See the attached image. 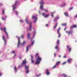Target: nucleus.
Returning a JSON list of instances; mask_svg holds the SVG:
<instances>
[{
    "mask_svg": "<svg viewBox=\"0 0 77 77\" xmlns=\"http://www.w3.org/2000/svg\"><path fill=\"white\" fill-rule=\"evenodd\" d=\"M14 70L15 71V72H17V68H16V67L14 66Z\"/></svg>",
    "mask_w": 77,
    "mask_h": 77,
    "instance_id": "nucleus-25",
    "label": "nucleus"
},
{
    "mask_svg": "<svg viewBox=\"0 0 77 77\" xmlns=\"http://www.w3.org/2000/svg\"><path fill=\"white\" fill-rule=\"evenodd\" d=\"M2 38H3V40H4L5 44H6V39H5V37H4V36H2Z\"/></svg>",
    "mask_w": 77,
    "mask_h": 77,
    "instance_id": "nucleus-13",
    "label": "nucleus"
},
{
    "mask_svg": "<svg viewBox=\"0 0 77 77\" xmlns=\"http://www.w3.org/2000/svg\"><path fill=\"white\" fill-rule=\"evenodd\" d=\"M1 5H2V4H0V6H1Z\"/></svg>",
    "mask_w": 77,
    "mask_h": 77,
    "instance_id": "nucleus-60",
    "label": "nucleus"
},
{
    "mask_svg": "<svg viewBox=\"0 0 77 77\" xmlns=\"http://www.w3.org/2000/svg\"><path fill=\"white\" fill-rule=\"evenodd\" d=\"M57 65L55 64L52 68V69L55 68H56V66Z\"/></svg>",
    "mask_w": 77,
    "mask_h": 77,
    "instance_id": "nucleus-31",
    "label": "nucleus"
},
{
    "mask_svg": "<svg viewBox=\"0 0 77 77\" xmlns=\"http://www.w3.org/2000/svg\"><path fill=\"white\" fill-rule=\"evenodd\" d=\"M32 18L33 19H36L35 20H34V23H35L36 21V20H37V17L35 16H32Z\"/></svg>",
    "mask_w": 77,
    "mask_h": 77,
    "instance_id": "nucleus-8",
    "label": "nucleus"
},
{
    "mask_svg": "<svg viewBox=\"0 0 77 77\" xmlns=\"http://www.w3.org/2000/svg\"><path fill=\"white\" fill-rule=\"evenodd\" d=\"M54 57H56V54L55 53L54 54Z\"/></svg>",
    "mask_w": 77,
    "mask_h": 77,
    "instance_id": "nucleus-52",
    "label": "nucleus"
},
{
    "mask_svg": "<svg viewBox=\"0 0 77 77\" xmlns=\"http://www.w3.org/2000/svg\"><path fill=\"white\" fill-rule=\"evenodd\" d=\"M59 17H56L55 19L53 20L54 21H56V20H57V19H59Z\"/></svg>",
    "mask_w": 77,
    "mask_h": 77,
    "instance_id": "nucleus-15",
    "label": "nucleus"
},
{
    "mask_svg": "<svg viewBox=\"0 0 77 77\" xmlns=\"http://www.w3.org/2000/svg\"><path fill=\"white\" fill-rule=\"evenodd\" d=\"M2 19L3 20H5V19H4V18H3V17H2Z\"/></svg>",
    "mask_w": 77,
    "mask_h": 77,
    "instance_id": "nucleus-50",
    "label": "nucleus"
},
{
    "mask_svg": "<svg viewBox=\"0 0 77 77\" xmlns=\"http://www.w3.org/2000/svg\"><path fill=\"white\" fill-rule=\"evenodd\" d=\"M31 60H32L31 63H33V62H34V61H33V57L31 55Z\"/></svg>",
    "mask_w": 77,
    "mask_h": 77,
    "instance_id": "nucleus-14",
    "label": "nucleus"
},
{
    "mask_svg": "<svg viewBox=\"0 0 77 77\" xmlns=\"http://www.w3.org/2000/svg\"><path fill=\"white\" fill-rule=\"evenodd\" d=\"M63 58H66V56H63Z\"/></svg>",
    "mask_w": 77,
    "mask_h": 77,
    "instance_id": "nucleus-54",
    "label": "nucleus"
},
{
    "mask_svg": "<svg viewBox=\"0 0 77 77\" xmlns=\"http://www.w3.org/2000/svg\"><path fill=\"white\" fill-rule=\"evenodd\" d=\"M6 28L4 27L3 28V30L4 32H5V33H6V35H7V38H8V33H7V32L6 31Z\"/></svg>",
    "mask_w": 77,
    "mask_h": 77,
    "instance_id": "nucleus-2",
    "label": "nucleus"
},
{
    "mask_svg": "<svg viewBox=\"0 0 77 77\" xmlns=\"http://www.w3.org/2000/svg\"><path fill=\"white\" fill-rule=\"evenodd\" d=\"M72 59H69L68 60H67V62L68 63H69V62H70V61H71V60Z\"/></svg>",
    "mask_w": 77,
    "mask_h": 77,
    "instance_id": "nucleus-22",
    "label": "nucleus"
},
{
    "mask_svg": "<svg viewBox=\"0 0 77 77\" xmlns=\"http://www.w3.org/2000/svg\"><path fill=\"white\" fill-rule=\"evenodd\" d=\"M25 69L26 70H28L29 69V66H26V65L25 64Z\"/></svg>",
    "mask_w": 77,
    "mask_h": 77,
    "instance_id": "nucleus-11",
    "label": "nucleus"
},
{
    "mask_svg": "<svg viewBox=\"0 0 77 77\" xmlns=\"http://www.w3.org/2000/svg\"><path fill=\"white\" fill-rule=\"evenodd\" d=\"M59 57H60V55H59Z\"/></svg>",
    "mask_w": 77,
    "mask_h": 77,
    "instance_id": "nucleus-62",
    "label": "nucleus"
},
{
    "mask_svg": "<svg viewBox=\"0 0 77 77\" xmlns=\"http://www.w3.org/2000/svg\"><path fill=\"white\" fill-rule=\"evenodd\" d=\"M30 33H28L27 34V38L28 39H29V37H30Z\"/></svg>",
    "mask_w": 77,
    "mask_h": 77,
    "instance_id": "nucleus-16",
    "label": "nucleus"
},
{
    "mask_svg": "<svg viewBox=\"0 0 77 77\" xmlns=\"http://www.w3.org/2000/svg\"><path fill=\"white\" fill-rule=\"evenodd\" d=\"M65 4H64V5H62V6H65Z\"/></svg>",
    "mask_w": 77,
    "mask_h": 77,
    "instance_id": "nucleus-49",
    "label": "nucleus"
},
{
    "mask_svg": "<svg viewBox=\"0 0 77 77\" xmlns=\"http://www.w3.org/2000/svg\"><path fill=\"white\" fill-rule=\"evenodd\" d=\"M73 8H72V7H71L70 8H69V10H71V9H73Z\"/></svg>",
    "mask_w": 77,
    "mask_h": 77,
    "instance_id": "nucleus-43",
    "label": "nucleus"
},
{
    "mask_svg": "<svg viewBox=\"0 0 77 77\" xmlns=\"http://www.w3.org/2000/svg\"><path fill=\"white\" fill-rule=\"evenodd\" d=\"M66 25V23H63L62 24V25L63 26H65Z\"/></svg>",
    "mask_w": 77,
    "mask_h": 77,
    "instance_id": "nucleus-23",
    "label": "nucleus"
},
{
    "mask_svg": "<svg viewBox=\"0 0 77 77\" xmlns=\"http://www.w3.org/2000/svg\"><path fill=\"white\" fill-rule=\"evenodd\" d=\"M46 74L47 75H50V72H48V69H46Z\"/></svg>",
    "mask_w": 77,
    "mask_h": 77,
    "instance_id": "nucleus-7",
    "label": "nucleus"
},
{
    "mask_svg": "<svg viewBox=\"0 0 77 77\" xmlns=\"http://www.w3.org/2000/svg\"><path fill=\"white\" fill-rule=\"evenodd\" d=\"M2 75V74L0 72V77Z\"/></svg>",
    "mask_w": 77,
    "mask_h": 77,
    "instance_id": "nucleus-47",
    "label": "nucleus"
},
{
    "mask_svg": "<svg viewBox=\"0 0 77 77\" xmlns=\"http://www.w3.org/2000/svg\"><path fill=\"white\" fill-rule=\"evenodd\" d=\"M25 21L26 22V23L27 24H28V20H27V19H26V20H25Z\"/></svg>",
    "mask_w": 77,
    "mask_h": 77,
    "instance_id": "nucleus-30",
    "label": "nucleus"
},
{
    "mask_svg": "<svg viewBox=\"0 0 77 77\" xmlns=\"http://www.w3.org/2000/svg\"><path fill=\"white\" fill-rule=\"evenodd\" d=\"M64 15L65 16H67V17H68V13H64Z\"/></svg>",
    "mask_w": 77,
    "mask_h": 77,
    "instance_id": "nucleus-17",
    "label": "nucleus"
},
{
    "mask_svg": "<svg viewBox=\"0 0 77 77\" xmlns=\"http://www.w3.org/2000/svg\"><path fill=\"white\" fill-rule=\"evenodd\" d=\"M75 17H77V14H76L75 16Z\"/></svg>",
    "mask_w": 77,
    "mask_h": 77,
    "instance_id": "nucleus-61",
    "label": "nucleus"
},
{
    "mask_svg": "<svg viewBox=\"0 0 77 77\" xmlns=\"http://www.w3.org/2000/svg\"><path fill=\"white\" fill-rule=\"evenodd\" d=\"M6 18H7V17L5 16V19H6Z\"/></svg>",
    "mask_w": 77,
    "mask_h": 77,
    "instance_id": "nucleus-59",
    "label": "nucleus"
},
{
    "mask_svg": "<svg viewBox=\"0 0 77 77\" xmlns=\"http://www.w3.org/2000/svg\"><path fill=\"white\" fill-rule=\"evenodd\" d=\"M60 28L59 27V29H58L57 30V32L59 35L58 38H59L60 37V34L59 33V30H60Z\"/></svg>",
    "mask_w": 77,
    "mask_h": 77,
    "instance_id": "nucleus-3",
    "label": "nucleus"
},
{
    "mask_svg": "<svg viewBox=\"0 0 77 77\" xmlns=\"http://www.w3.org/2000/svg\"><path fill=\"white\" fill-rule=\"evenodd\" d=\"M12 53H15V51H14L12 52Z\"/></svg>",
    "mask_w": 77,
    "mask_h": 77,
    "instance_id": "nucleus-46",
    "label": "nucleus"
},
{
    "mask_svg": "<svg viewBox=\"0 0 77 77\" xmlns=\"http://www.w3.org/2000/svg\"><path fill=\"white\" fill-rule=\"evenodd\" d=\"M20 59H21V57H19Z\"/></svg>",
    "mask_w": 77,
    "mask_h": 77,
    "instance_id": "nucleus-57",
    "label": "nucleus"
},
{
    "mask_svg": "<svg viewBox=\"0 0 77 77\" xmlns=\"http://www.w3.org/2000/svg\"><path fill=\"white\" fill-rule=\"evenodd\" d=\"M17 1H16L15 2L14 5L13 6V10L15 9V8H16V6H17Z\"/></svg>",
    "mask_w": 77,
    "mask_h": 77,
    "instance_id": "nucleus-4",
    "label": "nucleus"
},
{
    "mask_svg": "<svg viewBox=\"0 0 77 77\" xmlns=\"http://www.w3.org/2000/svg\"><path fill=\"white\" fill-rule=\"evenodd\" d=\"M30 47V45H29V46H27L26 47V52H27L29 50V47Z\"/></svg>",
    "mask_w": 77,
    "mask_h": 77,
    "instance_id": "nucleus-10",
    "label": "nucleus"
},
{
    "mask_svg": "<svg viewBox=\"0 0 77 77\" xmlns=\"http://www.w3.org/2000/svg\"><path fill=\"white\" fill-rule=\"evenodd\" d=\"M60 63V61H58L57 62V63L56 64V65H57L58 64V63Z\"/></svg>",
    "mask_w": 77,
    "mask_h": 77,
    "instance_id": "nucleus-32",
    "label": "nucleus"
},
{
    "mask_svg": "<svg viewBox=\"0 0 77 77\" xmlns=\"http://www.w3.org/2000/svg\"><path fill=\"white\" fill-rule=\"evenodd\" d=\"M57 25V23L55 25V26L54 27V29H56V27Z\"/></svg>",
    "mask_w": 77,
    "mask_h": 77,
    "instance_id": "nucleus-27",
    "label": "nucleus"
},
{
    "mask_svg": "<svg viewBox=\"0 0 77 77\" xmlns=\"http://www.w3.org/2000/svg\"><path fill=\"white\" fill-rule=\"evenodd\" d=\"M77 27V26L76 25H74L73 26H70L71 29H72V28H76Z\"/></svg>",
    "mask_w": 77,
    "mask_h": 77,
    "instance_id": "nucleus-9",
    "label": "nucleus"
},
{
    "mask_svg": "<svg viewBox=\"0 0 77 77\" xmlns=\"http://www.w3.org/2000/svg\"><path fill=\"white\" fill-rule=\"evenodd\" d=\"M2 14H5V10H4V9L3 10Z\"/></svg>",
    "mask_w": 77,
    "mask_h": 77,
    "instance_id": "nucleus-36",
    "label": "nucleus"
},
{
    "mask_svg": "<svg viewBox=\"0 0 77 77\" xmlns=\"http://www.w3.org/2000/svg\"><path fill=\"white\" fill-rule=\"evenodd\" d=\"M16 56V54L14 55V56Z\"/></svg>",
    "mask_w": 77,
    "mask_h": 77,
    "instance_id": "nucleus-64",
    "label": "nucleus"
},
{
    "mask_svg": "<svg viewBox=\"0 0 77 77\" xmlns=\"http://www.w3.org/2000/svg\"><path fill=\"white\" fill-rule=\"evenodd\" d=\"M42 15V16H45V13H43Z\"/></svg>",
    "mask_w": 77,
    "mask_h": 77,
    "instance_id": "nucleus-33",
    "label": "nucleus"
},
{
    "mask_svg": "<svg viewBox=\"0 0 77 77\" xmlns=\"http://www.w3.org/2000/svg\"><path fill=\"white\" fill-rule=\"evenodd\" d=\"M53 14H54V12L52 13V14L51 15L52 17H53Z\"/></svg>",
    "mask_w": 77,
    "mask_h": 77,
    "instance_id": "nucleus-42",
    "label": "nucleus"
},
{
    "mask_svg": "<svg viewBox=\"0 0 77 77\" xmlns=\"http://www.w3.org/2000/svg\"><path fill=\"white\" fill-rule=\"evenodd\" d=\"M66 28H64V30H66Z\"/></svg>",
    "mask_w": 77,
    "mask_h": 77,
    "instance_id": "nucleus-56",
    "label": "nucleus"
},
{
    "mask_svg": "<svg viewBox=\"0 0 77 77\" xmlns=\"http://www.w3.org/2000/svg\"><path fill=\"white\" fill-rule=\"evenodd\" d=\"M46 26H48V24H46Z\"/></svg>",
    "mask_w": 77,
    "mask_h": 77,
    "instance_id": "nucleus-63",
    "label": "nucleus"
},
{
    "mask_svg": "<svg viewBox=\"0 0 77 77\" xmlns=\"http://www.w3.org/2000/svg\"><path fill=\"white\" fill-rule=\"evenodd\" d=\"M38 55V53H37V54H36V56H37Z\"/></svg>",
    "mask_w": 77,
    "mask_h": 77,
    "instance_id": "nucleus-51",
    "label": "nucleus"
},
{
    "mask_svg": "<svg viewBox=\"0 0 77 77\" xmlns=\"http://www.w3.org/2000/svg\"><path fill=\"white\" fill-rule=\"evenodd\" d=\"M57 43L58 44V45H59V40H57Z\"/></svg>",
    "mask_w": 77,
    "mask_h": 77,
    "instance_id": "nucleus-26",
    "label": "nucleus"
},
{
    "mask_svg": "<svg viewBox=\"0 0 77 77\" xmlns=\"http://www.w3.org/2000/svg\"><path fill=\"white\" fill-rule=\"evenodd\" d=\"M27 63V62H26V59H25V60L23 61V63H22V65H26V63Z\"/></svg>",
    "mask_w": 77,
    "mask_h": 77,
    "instance_id": "nucleus-6",
    "label": "nucleus"
},
{
    "mask_svg": "<svg viewBox=\"0 0 77 77\" xmlns=\"http://www.w3.org/2000/svg\"><path fill=\"white\" fill-rule=\"evenodd\" d=\"M40 9H42H42H43V6H42V5H41L40 6Z\"/></svg>",
    "mask_w": 77,
    "mask_h": 77,
    "instance_id": "nucleus-20",
    "label": "nucleus"
},
{
    "mask_svg": "<svg viewBox=\"0 0 77 77\" xmlns=\"http://www.w3.org/2000/svg\"><path fill=\"white\" fill-rule=\"evenodd\" d=\"M44 11H45V12H47L48 11L47 10H44Z\"/></svg>",
    "mask_w": 77,
    "mask_h": 77,
    "instance_id": "nucleus-40",
    "label": "nucleus"
},
{
    "mask_svg": "<svg viewBox=\"0 0 77 77\" xmlns=\"http://www.w3.org/2000/svg\"><path fill=\"white\" fill-rule=\"evenodd\" d=\"M66 63V62H64L62 63V65H65V63Z\"/></svg>",
    "mask_w": 77,
    "mask_h": 77,
    "instance_id": "nucleus-28",
    "label": "nucleus"
},
{
    "mask_svg": "<svg viewBox=\"0 0 77 77\" xmlns=\"http://www.w3.org/2000/svg\"><path fill=\"white\" fill-rule=\"evenodd\" d=\"M32 25H31V23H30L29 28V30L31 31L32 30Z\"/></svg>",
    "mask_w": 77,
    "mask_h": 77,
    "instance_id": "nucleus-12",
    "label": "nucleus"
},
{
    "mask_svg": "<svg viewBox=\"0 0 77 77\" xmlns=\"http://www.w3.org/2000/svg\"><path fill=\"white\" fill-rule=\"evenodd\" d=\"M33 44H34V42L33 41L32 42H31V45H33Z\"/></svg>",
    "mask_w": 77,
    "mask_h": 77,
    "instance_id": "nucleus-37",
    "label": "nucleus"
},
{
    "mask_svg": "<svg viewBox=\"0 0 77 77\" xmlns=\"http://www.w3.org/2000/svg\"><path fill=\"white\" fill-rule=\"evenodd\" d=\"M36 33V32H35L34 33V35H35V34Z\"/></svg>",
    "mask_w": 77,
    "mask_h": 77,
    "instance_id": "nucleus-53",
    "label": "nucleus"
},
{
    "mask_svg": "<svg viewBox=\"0 0 77 77\" xmlns=\"http://www.w3.org/2000/svg\"><path fill=\"white\" fill-rule=\"evenodd\" d=\"M66 47H67V48H69V47H68V46H67Z\"/></svg>",
    "mask_w": 77,
    "mask_h": 77,
    "instance_id": "nucleus-55",
    "label": "nucleus"
},
{
    "mask_svg": "<svg viewBox=\"0 0 77 77\" xmlns=\"http://www.w3.org/2000/svg\"><path fill=\"white\" fill-rule=\"evenodd\" d=\"M41 1H42V2L40 3V5H44V3H43V0H40Z\"/></svg>",
    "mask_w": 77,
    "mask_h": 77,
    "instance_id": "nucleus-18",
    "label": "nucleus"
},
{
    "mask_svg": "<svg viewBox=\"0 0 77 77\" xmlns=\"http://www.w3.org/2000/svg\"><path fill=\"white\" fill-rule=\"evenodd\" d=\"M0 29L1 30H3V28H2L1 27L0 28Z\"/></svg>",
    "mask_w": 77,
    "mask_h": 77,
    "instance_id": "nucleus-48",
    "label": "nucleus"
},
{
    "mask_svg": "<svg viewBox=\"0 0 77 77\" xmlns=\"http://www.w3.org/2000/svg\"><path fill=\"white\" fill-rule=\"evenodd\" d=\"M71 48H69V52H70V51H71Z\"/></svg>",
    "mask_w": 77,
    "mask_h": 77,
    "instance_id": "nucleus-35",
    "label": "nucleus"
},
{
    "mask_svg": "<svg viewBox=\"0 0 77 77\" xmlns=\"http://www.w3.org/2000/svg\"><path fill=\"white\" fill-rule=\"evenodd\" d=\"M55 48V49H57V51H58V50H59V47H58V46H56Z\"/></svg>",
    "mask_w": 77,
    "mask_h": 77,
    "instance_id": "nucleus-19",
    "label": "nucleus"
},
{
    "mask_svg": "<svg viewBox=\"0 0 77 77\" xmlns=\"http://www.w3.org/2000/svg\"><path fill=\"white\" fill-rule=\"evenodd\" d=\"M29 70H27L26 71V74H27V73H29Z\"/></svg>",
    "mask_w": 77,
    "mask_h": 77,
    "instance_id": "nucleus-44",
    "label": "nucleus"
},
{
    "mask_svg": "<svg viewBox=\"0 0 77 77\" xmlns=\"http://www.w3.org/2000/svg\"><path fill=\"white\" fill-rule=\"evenodd\" d=\"M66 33H68L69 34H69H70V33H71V32H70V31L69 32H68V31H66Z\"/></svg>",
    "mask_w": 77,
    "mask_h": 77,
    "instance_id": "nucleus-21",
    "label": "nucleus"
},
{
    "mask_svg": "<svg viewBox=\"0 0 77 77\" xmlns=\"http://www.w3.org/2000/svg\"><path fill=\"white\" fill-rule=\"evenodd\" d=\"M39 14H41V12H40V11H39Z\"/></svg>",
    "mask_w": 77,
    "mask_h": 77,
    "instance_id": "nucleus-58",
    "label": "nucleus"
},
{
    "mask_svg": "<svg viewBox=\"0 0 77 77\" xmlns=\"http://www.w3.org/2000/svg\"><path fill=\"white\" fill-rule=\"evenodd\" d=\"M24 35H22L21 36V38H24Z\"/></svg>",
    "mask_w": 77,
    "mask_h": 77,
    "instance_id": "nucleus-39",
    "label": "nucleus"
},
{
    "mask_svg": "<svg viewBox=\"0 0 77 77\" xmlns=\"http://www.w3.org/2000/svg\"><path fill=\"white\" fill-rule=\"evenodd\" d=\"M41 60V58L39 57H37V60L35 62V64H39Z\"/></svg>",
    "mask_w": 77,
    "mask_h": 77,
    "instance_id": "nucleus-1",
    "label": "nucleus"
},
{
    "mask_svg": "<svg viewBox=\"0 0 77 77\" xmlns=\"http://www.w3.org/2000/svg\"><path fill=\"white\" fill-rule=\"evenodd\" d=\"M15 13L17 14V15H18V12L17 11H15Z\"/></svg>",
    "mask_w": 77,
    "mask_h": 77,
    "instance_id": "nucleus-41",
    "label": "nucleus"
},
{
    "mask_svg": "<svg viewBox=\"0 0 77 77\" xmlns=\"http://www.w3.org/2000/svg\"><path fill=\"white\" fill-rule=\"evenodd\" d=\"M25 43H26V42L25 41H24L23 43L21 45H23L25 44Z\"/></svg>",
    "mask_w": 77,
    "mask_h": 77,
    "instance_id": "nucleus-24",
    "label": "nucleus"
},
{
    "mask_svg": "<svg viewBox=\"0 0 77 77\" xmlns=\"http://www.w3.org/2000/svg\"><path fill=\"white\" fill-rule=\"evenodd\" d=\"M63 75H64V77H66V75L65 74H63Z\"/></svg>",
    "mask_w": 77,
    "mask_h": 77,
    "instance_id": "nucleus-34",
    "label": "nucleus"
},
{
    "mask_svg": "<svg viewBox=\"0 0 77 77\" xmlns=\"http://www.w3.org/2000/svg\"><path fill=\"white\" fill-rule=\"evenodd\" d=\"M20 37L18 38V43L17 44V47L18 48H19V45L20 44Z\"/></svg>",
    "mask_w": 77,
    "mask_h": 77,
    "instance_id": "nucleus-5",
    "label": "nucleus"
},
{
    "mask_svg": "<svg viewBox=\"0 0 77 77\" xmlns=\"http://www.w3.org/2000/svg\"><path fill=\"white\" fill-rule=\"evenodd\" d=\"M49 15H50V14H48V15H46V16H45V18H46V17H48Z\"/></svg>",
    "mask_w": 77,
    "mask_h": 77,
    "instance_id": "nucleus-29",
    "label": "nucleus"
},
{
    "mask_svg": "<svg viewBox=\"0 0 77 77\" xmlns=\"http://www.w3.org/2000/svg\"><path fill=\"white\" fill-rule=\"evenodd\" d=\"M41 75V74H40L39 75H37V77H39V76H40Z\"/></svg>",
    "mask_w": 77,
    "mask_h": 77,
    "instance_id": "nucleus-45",
    "label": "nucleus"
},
{
    "mask_svg": "<svg viewBox=\"0 0 77 77\" xmlns=\"http://www.w3.org/2000/svg\"><path fill=\"white\" fill-rule=\"evenodd\" d=\"M20 23H23V20H20Z\"/></svg>",
    "mask_w": 77,
    "mask_h": 77,
    "instance_id": "nucleus-38",
    "label": "nucleus"
}]
</instances>
